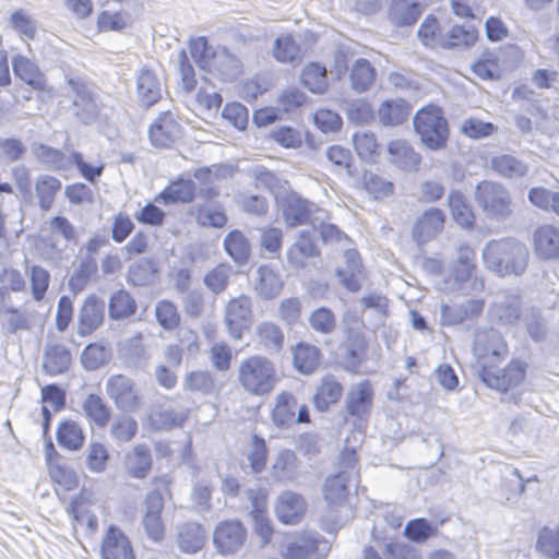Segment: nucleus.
Wrapping results in <instances>:
<instances>
[{"instance_id":"c85d7f7f","label":"nucleus","mask_w":559,"mask_h":559,"mask_svg":"<svg viewBox=\"0 0 559 559\" xmlns=\"http://www.w3.org/2000/svg\"><path fill=\"white\" fill-rule=\"evenodd\" d=\"M423 13L418 1L391 0L388 9V19L396 27H408L417 23Z\"/></svg>"},{"instance_id":"09e8293b","label":"nucleus","mask_w":559,"mask_h":559,"mask_svg":"<svg viewBox=\"0 0 559 559\" xmlns=\"http://www.w3.org/2000/svg\"><path fill=\"white\" fill-rule=\"evenodd\" d=\"M376 69L366 58H358L352 66L349 80L352 88L357 93L367 92L376 80Z\"/></svg>"},{"instance_id":"473e14b6","label":"nucleus","mask_w":559,"mask_h":559,"mask_svg":"<svg viewBox=\"0 0 559 559\" xmlns=\"http://www.w3.org/2000/svg\"><path fill=\"white\" fill-rule=\"evenodd\" d=\"M56 439L60 448L75 452L83 448L86 435L79 423L67 418L59 421L56 430Z\"/></svg>"},{"instance_id":"5701e85b","label":"nucleus","mask_w":559,"mask_h":559,"mask_svg":"<svg viewBox=\"0 0 559 559\" xmlns=\"http://www.w3.org/2000/svg\"><path fill=\"white\" fill-rule=\"evenodd\" d=\"M386 150L391 164L397 169L405 173L419 170L423 157L406 140H392L388 143Z\"/></svg>"},{"instance_id":"c03bdc74","label":"nucleus","mask_w":559,"mask_h":559,"mask_svg":"<svg viewBox=\"0 0 559 559\" xmlns=\"http://www.w3.org/2000/svg\"><path fill=\"white\" fill-rule=\"evenodd\" d=\"M84 416L98 428L108 425L111 418V408L106 401L96 393H88L82 403Z\"/></svg>"},{"instance_id":"69168bd1","label":"nucleus","mask_w":559,"mask_h":559,"mask_svg":"<svg viewBox=\"0 0 559 559\" xmlns=\"http://www.w3.org/2000/svg\"><path fill=\"white\" fill-rule=\"evenodd\" d=\"M183 388L210 395L215 391V380L210 371L195 370L186 374Z\"/></svg>"},{"instance_id":"c9c22d12","label":"nucleus","mask_w":559,"mask_h":559,"mask_svg":"<svg viewBox=\"0 0 559 559\" xmlns=\"http://www.w3.org/2000/svg\"><path fill=\"white\" fill-rule=\"evenodd\" d=\"M475 250L467 243L457 249V258L450 265V277L457 284H464L471 280L476 269Z\"/></svg>"},{"instance_id":"ddd939ff","label":"nucleus","mask_w":559,"mask_h":559,"mask_svg":"<svg viewBox=\"0 0 559 559\" xmlns=\"http://www.w3.org/2000/svg\"><path fill=\"white\" fill-rule=\"evenodd\" d=\"M106 314V304L102 297L92 293L84 299L78 314V334L90 336L103 325Z\"/></svg>"},{"instance_id":"f3484780","label":"nucleus","mask_w":559,"mask_h":559,"mask_svg":"<svg viewBox=\"0 0 559 559\" xmlns=\"http://www.w3.org/2000/svg\"><path fill=\"white\" fill-rule=\"evenodd\" d=\"M106 392L122 412H134L140 406L134 382L126 376H111L106 382Z\"/></svg>"},{"instance_id":"a19ab883","label":"nucleus","mask_w":559,"mask_h":559,"mask_svg":"<svg viewBox=\"0 0 559 559\" xmlns=\"http://www.w3.org/2000/svg\"><path fill=\"white\" fill-rule=\"evenodd\" d=\"M223 247L228 257L237 264L248 263L251 253L249 239L239 229H233L226 234Z\"/></svg>"},{"instance_id":"0e129e2a","label":"nucleus","mask_w":559,"mask_h":559,"mask_svg":"<svg viewBox=\"0 0 559 559\" xmlns=\"http://www.w3.org/2000/svg\"><path fill=\"white\" fill-rule=\"evenodd\" d=\"M344 110L348 121L356 126L369 124L374 119L373 108L362 98L347 103Z\"/></svg>"},{"instance_id":"79ce46f5","label":"nucleus","mask_w":559,"mask_h":559,"mask_svg":"<svg viewBox=\"0 0 559 559\" xmlns=\"http://www.w3.org/2000/svg\"><path fill=\"white\" fill-rule=\"evenodd\" d=\"M112 358L111 347L103 342H91L82 350L80 361L84 370L96 371L109 364Z\"/></svg>"},{"instance_id":"680f3d73","label":"nucleus","mask_w":559,"mask_h":559,"mask_svg":"<svg viewBox=\"0 0 559 559\" xmlns=\"http://www.w3.org/2000/svg\"><path fill=\"white\" fill-rule=\"evenodd\" d=\"M9 26L28 40H34L37 36V21L24 9H16L10 14Z\"/></svg>"},{"instance_id":"b1692460","label":"nucleus","mask_w":559,"mask_h":559,"mask_svg":"<svg viewBox=\"0 0 559 559\" xmlns=\"http://www.w3.org/2000/svg\"><path fill=\"white\" fill-rule=\"evenodd\" d=\"M447 204L452 221L463 230L472 231L476 227V215L473 206L459 189H451Z\"/></svg>"},{"instance_id":"a211bd4d","label":"nucleus","mask_w":559,"mask_h":559,"mask_svg":"<svg viewBox=\"0 0 559 559\" xmlns=\"http://www.w3.org/2000/svg\"><path fill=\"white\" fill-rule=\"evenodd\" d=\"M197 197V185L191 178L179 175L155 195V202L165 206L189 204Z\"/></svg>"},{"instance_id":"338daca9","label":"nucleus","mask_w":559,"mask_h":559,"mask_svg":"<svg viewBox=\"0 0 559 559\" xmlns=\"http://www.w3.org/2000/svg\"><path fill=\"white\" fill-rule=\"evenodd\" d=\"M269 449L265 439L259 435L251 436V451L248 454V461L252 473L260 474L264 471L267 463Z\"/></svg>"},{"instance_id":"49530a36","label":"nucleus","mask_w":559,"mask_h":559,"mask_svg":"<svg viewBox=\"0 0 559 559\" xmlns=\"http://www.w3.org/2000/svg\"><path fill=\"white\" fill-rule=\"evenodd\" d=\"M300 83L312 94H324L329 88L325 67L318 61H310L301 70Z\"/></svg>"},{"instance_id":"4be33fe9","label":"nucleus","mask_w":559,"mask_h":559,"mask_svg":"<svg viewBox=\"0 0 559 559\" xmlns=\"http://www.w3.org/2000/svg\"><path fill=\"white\" fill-rule=\"evenodd\" d=\"M484 306V300L476 298L456 305L442 304L440 307V322L448 326L461 324L465 320L479 317L483 313Z\"/></svg>"},{"instance_id":"13d9d810","label":"nucleus","mask_w":559,"mask_h":559,"mask_svg":"<svg viewBox=\"0 0 559 559\" xmlns=\"http://www.w3.org/2000/svg\"><path fill=\"white\" fill-rule=\"evenodd\" d=\"M352 142L357 156L366 163H374L379 155V144L371 131L355 132Z\"/></svg>"},{"instance_id":"9b49d317","label":"nucleus","mask_w":559,"mask_h":559,"mask_svg":"<svg viewBox=\"0 0 559 559\" xmlns=\"http://www.w3.org/2000/svg\"><path fill=\"white\" fill-rule=\"evenodd\" d=\"M445 213L439 207L426 209L414 222L412 227L413 240L423 246L436 239L444 229Z\"/></svg>"},{"instance_id":"58836bf2","label":"nucleus","mask_w":559,"mask_h":559,"mask_svg":"<svg viewBox=\"0 0 559 559\" xmlns=\"http://www.w3.org/2000/svg\"><path fill=\"white\" fill-rule=\"evenodd\" d=\"M490 167L499 176L518 180L528 174V165L511 154H500L490 158Z\"/></svg>"},{"instance_id":"72a5a7b5","label":"nucleus","mask_w":559,"mask_h":559,"mask_svg":"<svg viewBox=\"0 0 559 559\" xmlns=\"http://www.w3.org/2000/svg\"><path fill=\"white\" fill-rule=\"evenodd\" d=\"M298 406L297 399L289 391H282L275 397L271 419L275 427L288 429L294 425V413Z\"/></svg>"},{"instance_id":"423d86ee","label":"nucleus","mask_w":559,"mask_h":559,"mask_svg":"<svg viewBox=\"0 0 559 559\" xmlns=\"http://www.w3.org/2000/svg\"><path fill=\"white\" fill-rule=\"evenodd\" d=\"M527 368L528 365L519 359H512L503 369L497 370L491 366L480 364L477 376L487 388L508 392L524 381Z\"/></svg>"},{"instance_id":"e2e57ef3","label":"nucleus","mask_w":559,"mask_h":559,"mask_svg":"<svg viewBox=\"0 0 559 559\" xmlns=\"http://www.w3.org/2000/svg\"><path fill=\"white\" fill-rule=\"evenodd\" d=\"M436 534V524L425 518L409 520L404 528V536L416 544H423Z\"/></svg>"},{"instance_id":"8fccbe9b","label":"nucleus","mask_w":559,"mask_h":559,"mask_svg":"<svg viewBox=\"0 0 559 559\" xmlns=\"http://www.w3.org/2000/svg\"><path fill=\"white\" fill-rule=\"evenodd\" d=\"M194 216L197 224L204 228H222L228 221L224 206L219 202H215L212 205L204 203L197 204L194 207Z\"/></svg>"},{"instance_id":"6e6d98bb","label":"nucleus","mask_w":559,"mask_h":559,"mask_svg":"<svg viewBox=\"0 0 559 559\" xmlns=\"http://www.w3.org/2000/svg\"><path fill=\"white\" fill-rule=\"evenodd\" d=\"M61 181L51 175H40L35 183L38 205L43 211H49L53 204L56 194L61 189Z\"/></svg>"},{"instance_id":"3c124183","label":"nucleus","mask_w":559,"mask_h":559,"mask_svg":"<svg viewBox=\"0 0 559 559\" xmlns=\"http://www.w3.org/2000/svg\"><path fill=\"white\" fill-rule=\"evenodd\" d=\"M128 474L135 479H144L151 472L153 460L150 448L146 444H138L133 454L127 457Z\"/></svg>"},{"instance_id":"cd10ccee","label":"nucleus","mask_w":559,"mask_h":559,"mask_svg":"<svg viewBox=\"0 0 559 559\" xmlns=\"http://www.w3.org/2000/svg\"><path fill=\"white\" fill-rule=\"evenodd\" d=\"M343 390V384L334 376H324L312 396L314 408L320 413H326L332 405L340 402Z\"/></svg>"},{"instance_id":"6ab92c4d","label":"nucleus","mask_w":559,"mask_h":559,"mask_svg":"<svg viewBox=\"0 0 559 559\" xmlns=\"http://www.w3.org/2000/svg\"><path fill=\"white\" fill-rule=\"evenodd\" d=\"M508 352L501 333L496 329H485L475 333L473 354L480 360L492 357L501 359Z\"/></svg>"},{"instance_id":"0eeeda50","label":"nucleus","mask_w":559,"mask_h":559,"mask_svg":"<svg viewBox=\"0 0 559 559\" xmlns=\"http://www.w3.org/2000/svg\"><path fill=\"white\" fill-rule=\"evenodd\" d=\"M247 539V528L238 520H223L213 532V545L223 556L233 555L241 549Z\"/></svg>"},{"instance_id":"5fc2aeb1","label":"nucleus","mask_w":559,"mask_h":559,"mask_svg":"<svg viewBox=\"0 0 559 559\" xmlns=\"http://www.w3.org/2000/svg\"><path fill=\"white\" fill-rule=\"evenodd\" d=\"M98 265L94 257H84L81 259L79 266L73 271L68 281L70 292L78 295L85 289L92 277L96 275Z\"/></svg>"},{"instance_id":"a18cd8bd","label":"nucleus","mask_w":559,"mask_h":559,"mask_svg":"<svg viewBox=\"0 0 559 559\" xmlns=\"http://www.w3.org/2000/svg\"><path fill=\"white\" fill-rule=\"evenodd\" d=\"M362 189L374 201H383L395 192L394 182L373 173L372 170H364L361 178Z\"/></svg>"},{"instance_id":"39448f33","label":"nucleus","mask_w":559,"mask_h":559,"mask_svg":"<svg viewBox=\"0 0 559 559\" xmlns=\"http://www.w3.org/2000/svg\"><path fill=\"white\" fill-rule=\"evenodd\" d=\"M374 391L368 379L352 385L346 392L344 409L355 428L366 427L372 413Z\"/></svg>"},{"instance_id":"412c9836","label":"nucleus","mask_w":559,"mask_h":559,"mask_svg":"<svg viewBox=\"0 0 559 559\" xmlns=\"http://www.w3.org/2000/svg\"><path fill=\"white\" fill-rule=\"evenodd\" d=\"M320 255L316 243V229H304L298 234L297 240L287 249L288 263L295 269H304L306 260Z\"/></svg>"},{"instance_id":"37998d69","label":"nucleus","mask_w":559,"mask_h":559,"mask_svg":"<svg viewBox=\"0 0 559 559\" xmlns=\"http://www.w3.org/2000/svg\"><path fill=\"white\" fill-rule=\"evenodd\" d=\"M348 481L349 476L343 471L326 477L322 490L325 501L332 506H342L349 495Z\"/></svg>"},{"instance_id":"864d4df0","label":"nucleus","mask_w":559,"mask_h":559,"mask_svg":"<svg viewBox=\"0 0 559 559\" xmlns=\"http://www.w3.org/2000/svg\"><path fill=\"white\" fill-rule=\"evenodd\" d=\"M472 72L481 80L498 81L502 76L499 56L495 51L485 49L471 66Z\"/></svg>"},{"instance_id":"20e7f679","label":"nucleus","mask_w":559,"mask_h":559,"mask_svg":"<svg viewBox=\"0 0 559 559\" xmlns=\"http://www.w3.org/2000/svg\"><path fill=\"white\" fill-rule=\"evenodd\" d=\"M276 380L275 366L265 356H249L239 365L238 382L251 395L263 396L269 394L273 391Z\"/></svg>"},{"instance_id":"f03ea898","label":"nucleus","mask_w":559,"mask_h":559,"mask_svg":"<svg viewBox=\"0 0 559 559\" xmlns=\"http://www.w3.org/2000/svg\"><path fill=\"white\" fill-rule=\"evenodd\" d=\"M413 126L420 142L429 151L438 152L448 146L450 126L439 105L428 104L420 107L414 115Z\"/></svg>"},{"instance_id":"aec40b11","label":"nucleus","mask_w":559,"mask_h":559,"mask_svg":"<svg viewBox=\"0 0 559 559\" xmlns=\"http://www.w3.org/2000/svg\"><path fill=\"white\" fill-rule=\"evenodd\" d=\"M307 510V503L300 493L286 490L282 492L275 504L277 520L285 525L298 524Z\"/></svg>"},{"instance_id":"4c0bfd02","label":"nucleus","mask_w":559,"mask_h":559,"mask_svg":"<svg viewBox=\"0 0 559 559\" xmlns=\"http://www.w3.org/2000/svg\"><path fill=\"white\" fill-rule=\"evenodd\" d=\"M321 356L317 346L299 342L293 348V366L301 374H311L320 365Z\"/></svg>"},{"instance_id":"4d7b16f0","label":"nucleus","mask_w":559,"mask_h":559,"mask_svg":"<svg viewBox=\"0 0 559 559\" xmlns=\"http://www.w3.org/2000/svg\"><path fill=\"white\" fill-rule=\"evenodd\" d=\"M214 68L223 81L236 80L242 73L240 59L224 47L214 56Z\"/></svg>"},{"instance_id":"393cba45","label":"nucleus","mask_w":559,"mask_h":559,"mask_svg":"<svg viewBox=\"0 0 559 559\" xmlns=\"http://www.w3.org/2000/svg\"><path fill=\"white\" fill-rule=\"evenodd\" d=\"M534 251L544 261L559 260V228L542 225L534 231Z\"/></svg>"},{"instance_id":"603ef678","label":"nucleus","mask_w":559,"mask_h":559,"mask_svg":"<svg viewBox=\"0 0 559 559\" xmlns=\"http://www.w3.org/2000/svg\"><path fill=\"white\" fill-rule=\"evenodd\" d=\"M478 38V32L475 28H465L462 25H453L450 31L437 41L442 49H452L457 47L469 48Z\"/></svg>"},{"instance_id":"6e6552de","label":"nucleus","mask_w":559,"mask_h":559,"mask_svg":"<svg viewBox=\"0 0 559 559\" xmlns=\"http://www.w3.org/2000/svg\"><path fill=\"white\" fill-rule=\"evenodd\" d=\"M342 353V366L348 372H357L367 359L368 342L365 334L353 328L345 329V337L340 344Z\"/></svg>"},{"instance_id":"2f4dec72","label":"nucleus","mask_w":559,"mask_h":559,"mask_svg":"<svg viewBox=\"0 0 559 559\" xmlns=\"http://www.w3.org/2000/svg\"><path fill=\"white\" fill-rule=\"evenodd\" d=\"M412 105L404 98L385 99L378 108L379 120L384 127H396L407 121Z\"/></svg>"},{"instance_id":"1a4fd4ad","label":"nucleus","mask_w":559,"mask_h":559,"mask_svg":"<svg viewBox=\"0 0 559 559\" xmlns=\"http://www.w3.org/2000/svg\"><path fill=\"white\" fill-rule=\"evenodd\" d=\"M251 305V298L243 294L227 304L225 323L233 338L241 340L245 331L249 330L252 323Z\"/></svg>"},{"instance_id":"9d476101","label":"nucleus","mask_w":559,"mask_h":559,"mask_svg":"<svg viewBox=\"0 0 559 559\" xmlns=\"http://www.w3.org/2000/svg\"><path fill=\"white\" fill-rule=\"evenodd\" d=\"M164 88L158 75L143 64L135 73V94L141 108L150 109L163 98Z\"/></svg>"},{"instance_id":"f8f14e48","label":"nucleus","mask_w":559,"mask_h":559,"mask_svg":"<svg viewBox=\"0 0 559 559\" xmlns=\"http://www.w3.org/2000/svg\"><path fill=\"white\" fill-rule=\"evenodd\" d=\"M282 211L287 227L294 228L307 224L312 215V203L296 191H289L281 198H275Z\"/></svg>"},{"instance_id":"a878e982","label":"nucleus","mask_w":559,"mask_h":559,"mask_svg":"<svg viewBox=\"0 0 559 559\" xmlns=\"http://www.w3.org/2000/svg\"><path fill=\"white\" fill-rule=\"evenodd\" d=\"M71 359V352L66 345L47 344L43 353L41 368L46 374L56 377L69 370Z\"/></svg>"},{"instance_id":"4468645a","label":"nucleus","mask_w":559,"mask_h":559,"mask_svg":"<svg viewBox=\"0 0 559 559\" xmlns=\"http://www.w3.org/2000/svg\"><path fill=\"white\" fill-rule=\"evenodd\" d=\"M12 70L15 78L23 81L34 91L44 92L48 98L53 97V88L48 85L46 74L38 64L23 55L12 58Z\"/></svg>"},{"instance_id":"dca6fc26","label":"nucleus","mask_w":559,"mask_h":559,"mask_svg":"<svg viewBox=\"0 0 559 559\" xmlns=\"http://www.w3.org/2000/svg\"><path fill=\"white\" fill-rule=\"evenodd\" d=\"M180 135L181 124L169 110L160 112L148 128L151 144L157 148H170Z\"/></svg>"},{"instance_id":"7c9ffc66","label":"nucleus","mask_w":559,"mask_h":559,"mask_svg":"<svg viewBox=\"0 0 559 559\" xmlns=\"http://www.w3.org/2000/svg\"><path fill=\"white\" fill-rule=\"evenodd\" d=\"M257 273L258 281L254 285L257 296L262 300H272L276 298L284 287L281 274L267 264L260 265Z\"/></svg>"},{"instance_id":"de8ad7c7","label":"nucleus","mask_w":559,"mask_h":559,"mask_svg":"<svg viewBox=\"0 0 559 559\" xmlns=\"http://www.w3.org/2000/svg\"><path fill=\"white\" fill-rule=\"evenodd\" d=\"M31 151L34 158L47 169L59 171L68 168L66 154L59 148L41 142H33L31 144Z\"/></svg>"},{"instance_id":"f257e3e1","label":"nucleus","mask_w":559,"mask_h":559,"mask_svg":"<svg viewBox=\"0 0 559 559\" xmlns=\"http://www.w3.org/2000/svg\"><path fill=\"white\" fill-rule=\"evenodd\" d=\"M481 259L485 267L498 277L521 276L528 264V250L512 237L492 239L484 246Z\"/></svg>"},{"instance_id":"e433bc0d","label":"nucleus","mask_w":559,"mask_h":559,"mask_svg":"<svg viewBox=\"0 0 559 559\" xmlns=\"http://www.w3.org/2000/svg\"><path fill=\"white\" fill-rule=\"evenodd\" d=\"M158 275V264L153 258H141L129 265L127 283L134 287L153 284Z\"/></svg>"},{"instance_id":"c756f323","label":"nucleus","mask_w":559,"mask_h":559,"mask_svg":"<svg viewBox=\"0 0 559 559\" xmlns=\"http://www.w3.org/2000/svg\"><path fill=\"white\" fill-rule=\"evenodd\" d=\"M329 550L330 545L324 537H302L289 542L285 546L283 555L286 559H309L317 552L325 555Z\"/></svg>"},{"instance_id":"2eb2a0df","label":"nucleus","mask_w":559,"mask_h":559,"mask_svg":"<svg viewBox=\"0 0 559 559\" xmlns=\"http://www.w3.org/2000/svg\"><path fill=\"white\" fill-rule=\"evenodd\" d=\"M102 559H136L127 534L116 524H110L100 544Z\"/></svg>"},{"instance_id":"bf43d9fd","label":"nucleus","mask_w":559,"mask_h":559,"mask_svg":"<svg viewBox=\"0 0 559 559\" xmlns=\"http://www.w3.org/2000/svg\"><path fill=\"white\" fill-rule=\"evenodd\" d=\"M273 57L282 63H294L300 60V46L292 34L275 38Z\"/></svg>"},{"instance_id":"7ed1b4c3","label":"nucleus","mask_w":559,"mask_h":559,"mask_svg":"<svg viewBox=\"0 0 559 559\" xmlns=\"http://www.w3.org/2000/svg\"><path fill=\"white\" fill-rule=\"evenodd\" d=\"M474 201L488 221L503 223L513 216L511 193L501 182L479 181L475 186Z\"/></svg>"},{"instance_id":"774afa93","label":"nucleus","mask_w":559,"mask_h":559,"mask_svg":"<svg viewBox=\"0 0 559 559\" xmlns=\"http://www.w3.org/2000/svg\"><path fill=\"white\" fill-rule=\"evenodd\" d=\"M536 550L550 559H559V528L542 527L536 540Z\"/></svg>"},{"instance_id":"ea45409f","label":"nucleus","mask_w":559,"mask_h":559,"mask_svg":"<svg viewBox=\"0 0 559 559\" xmlns=\"http://www.w3.org/2000/svg\"><path fill=\"white\" fill-rule=\"evenodd\" d=\"M138 310V304L134 297L126 288L114 292L108 301V316L112 321L126 320Z\"/></svg>"},{"instance_id":"052dcab7","label":"nucleus","mask_w":559,"mask_h":559,"mask_svg":"<svg viewBox=\"0 0 559 559\" xmlns=\"http://www.w3.org/2000/svg\"><path fill=\"white\" fill-rule=\"evenodd\" d=\"M253 508L250 512V516L253 522V531L260 537L261 545L266 546L270 544L274 530L272 523L266 514V509L260 506L257 501V497H251Z\"/></svg>"},{"instance_id":"f704fd0d","label":"nucleus","mask_w":559,"mask_h":559,"mask_svg":"<svg viewBox=\"0 0 559 559\" xmlns=\"http://www.w3.org/2000/svg\"><path fill=\"white\" fill-rule=\"evenodd\" d=\"M299 460L290 449H282L271 466V476L275 481L292 483L297 478Z\"/></svg>"},{"instance_id":"bb28decb","label":"nucleus","mask_w":559,"mask_h":559,"mask_svg":"<svg viewBox=\"0 0 559 559\" xmlns=\"http://www.w3.org/2000/svg\"><path fill=\"white\" fill-rule=\"evenodd\" d=\"M206 542L205 528L193 521L185 522L178 527L176 543L183 554H197L202 550Z\"/></svg>"}]
</instances>
